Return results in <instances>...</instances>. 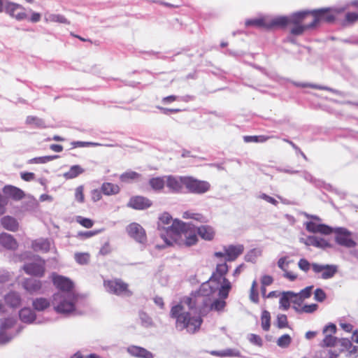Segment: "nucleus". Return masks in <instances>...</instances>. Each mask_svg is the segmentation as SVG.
Masks as SVG:
<instances>
[{
    "instance_id": "nucleus-1",
    "label": "nucleus",
    "mask_w": 358,
    "mask_h": 358,
    "mask_svg": "<svg viewBox=\"0 0 358 358\" xmlns=\"http://www.w3.org/2000/svg\"><path fill=\"white\" fill-rule=\"evenodd\" d=\"M196 232V229L190 224L174 220L166 229L165 233L161 234V238L164 241L165 245H157V248H164L165 246L173 244L187 247L194 245L199 241Z\"/></svg>"
},
{
    "instance_id": "nucleus-2",
    "label": "nucleus",
    "mask_w": 358,
    "mask_h": 358,
    "mask_svg": "<svg viewBox=\"0 0 358 358\" xmlns=\"http://www.w3.org/2000/svg\"><path fill=\"white\" fill-rule=\"evenodd\" d=\"M169 315L175 320L176 329L179 331L185 330L191 334L199 331L203 322V320L199 315L186 311L181 303L172 306Z\"/></svg>"
},
{
    "instance_id": "nucleus-3",
    "label": "nucleus",
    "mask_w": 358,
    "mask_h": 358,
    "mask_svg": "<svg viewBox=\"0 0 358 358\" xmlns=\"http://www.w3.org/2000/svg\"><path fill=\"white\" fill-rule=\"evenodd\" d=\"M308 13L303 11L295 13L292 15L280 16L273 19L268 18V29L274 28L284 29L287 26H292L290 33L294 36H299L305 31L304 22L307 20Z\"/></svg>"
},
{
    "instance_id": "nucleus-4",
    "label": "nucleus",
    "mask_w": 358,
    "mask_h": 358,
    "mask_svg": "<svg viewBox=\"0 0 358 358\" xmlns=\"http://www.w3.org/2000/svg\"><path fill=\"white\" fill-rule=\"evenodd\" d=\"M342 10L341 9L333 10L326 8L311 11H303V13H308L307 20L304 22L305 31L315 28L322 22H333L336 19V14L341 13Z\"/></svg>"
},
{
    "instance_id": "nucleus-5",
    "label": "nucleus",
    "mask_w": 358,
    "mask_h": 358,
    "mask_svg": "<svg viewBox=\"0 0 358 358\" xmlns=\"http://www.w3.org/2000/svg\"><path fill=\"white\" fill-rule=\"evenodd\" d=\"M213 282L209 280L202 283L197 292V296L185 297L182 302L186 304L190 310L197 308V303L200 299L204 301L203 297L209 296L215 292L217 288L211 285V283Z\"/></svg>"
},
{
    "instance_id": "nucleus-6",
    "label": "nucleus",
    "mask_w": 358,
    "mask_h": 358,
    "mask_svg": "<svg viewBox=\"0 0 358 358\" xmlns=\"http://www.w3.org/2000/svg\"><path fill=\"white\" fill-rule=\"evenodd\" d=\"M103 287L110 293L117 296H131L132 292L129 288V285L120 278H113L103 280Z\"/></svg>"
},
{
    "instance_id": "nucleus-7",
    "label": "nucleus",
    "mask_w": 358,
    "mask_h": 358,
    "mask_svg": "<svg viewBox=\"0 0 358 358\" xmlns=\"http://www.w3.org/2000/svg\"><path fill=\"white\" fill-rule=\"evenodd\" d=\"M185 188L188 192L202 194L210 189V184L206 180H201L192 176H187Z\"/></svg>"
},
{
    "instance_id": "nucleus-8",
    "label": "nucleus",
    "mask_w": 358,
    "mask_h": 358,
    "mask_svg": "<svg viewBox=\"0 0 358 358\" xmlns=\"http://www.w3.org/2000/svg\"><path fill=\"white\" fill-rule=\"evenodd\" d=\"M22 268L27 274L41 278L45 272V261L39 258L36 262L25 264Z\"/></svg>"
},
{
    "instance_id": "nucleus-9",
    "label": "nucleus",
    "mask_w": 358,
    "mask_h": 358,
    "mask_svg": "<svg viewBox=\"0 0 358 358\" xmlns=\"http://www.w3.org/2000/svg\"><path fill=\"white\" fill-rule=\"evenodd\" d=\"M335 241L340 245L348 248H355L356 242L351 238V232L345 228H338L335 230Z\"/></svg>"
},
{
    "instance_id": "nucleus-10",
    "label": "nucleus",
    "mask_w": 358,
    "mask_h": 358,
    "mask_svg": "<svg viewBox=\"0 0 358 358\" xmlns=\"http://www.w3.org/2000/svg\"><path fill=\"white\" fill-rule=\"evenodd\" d=\"M5 12L17 20H23L27 17L26 8L19 3L6 2L5 4Z\"/></svg>"
},
{
    "instance_id": "nucleus-11",
    "label": "nucleus",
    "mask_w": 358,
    "mask_h": 358,
    "mask_svg": "<svg viewBox=\"0 0 358 358\" xmlns=\"http://www.w3.org/2000/svg\"><path fill=\"white\" fill-rule=\"evenodd\" d=\"M53 285L59 290L65 292H70L73 290L74 284L73 281L63 275L55 273H52Z\"/></svg>"
},
{
    "instance_id": "nucleus-12",
    "label": "nucleus",
    "mask_w": 358,
    "mask_h": 358,
    "mask_svg": "<svg viewBox=\"0 0 358 358\" xmlns=\"http://www.w3.org/2000/svg\"><path fill=\"white\" fill-rule=\"evenodd\" d=\"M187 176H173L166 177V184L167 187L174 193L182 192L183 188L185 187Z\"/></svg>"
},
{
    "instance_id": "nucleus-13",
    "label": "nucleus",
    "mask_w": 358,
    "mask_h": 358,
    "mask_svg": "<svg viewBox=\"0 0 358 358\" xmlns=\"http://www.w3.org/2000/svg\"><path fill=\"white\" fill-rule=\"evenodd\" d=\"M312 269L315 273H322V278L325 280L333 278L338 272V266L333 264L321 265L313 263Z\"/></svg>"
},
{
    "instance_id": "nucleus-14",
    "label": "nucleus",
    "mask_w": 358,
    "mask_h": 358,
    "mask_svg": "<svg viewBox=\"0 0 358 358\" xmlns=\"http://www.w3.org/2000/svg\"><path fill=\"white\" fill-rule=\"evenodd\" d=\"M128 234L141 243L147 241V236L145 229L138 223H131L127 228Z\"/></svg>"
},
{
    "instance_id": "nucleus-15",
    "label": "nucleus",
    "mask_w": 358,
    "mask_h": 358,
    "mask_svg": "<svg viewBox=\"0 0 358 358\" xmlns=\"http://www.w3.org/2000/svg\"><path fill=\"white\" fill-rule=\"evenodd\" d=\"M152 202L147 197L143 196H131L127 203V206L135 210H145L150 208Z\"/></svg>"
},
{
    "instance_id": "nucleus-16",
    "label": "nucleus",
    "mask_w": 358,
    "mask_h": 358,
    "mask_svg": "<svg viewBox=\"0 0 358 358\" xmlns=\"http://www.w3.org/2000/svg\"><path fill=\"white\" fill-rule=\"evenodd\" d=\"M224 251L226 254V261H235L244 251L243 245H229L224 246Z\"/></svg>"
},
{
    "instance_id": "nucleus-17",
    "label": "nucleus",
    "mask_w": 358,
    "mask_h": 358,
    "mask_svg": "<svg viewBox=\"0 0 358 358\" xmlns=\"http://www.w3.org/2000/svg\"><path fill=\"white\" fill-rule=\"evenodd\" d=\"M229 271V266L226 262L217 264L215 270L213 272L210 281L215 282L217 285L221 284L223 278H226L225 275Z\"/></svg>"
},
{
    "instance_id": "nucleus-18",
    "label": "nucleus",
    "mask_w": 358,
    "mask_h": 358,
    "mask_svg": "<svg viewBox=\"0 0 358 358\" xmlns=\"http://www.w3.org/2000/svg\"><path fill=\"white\" fill-rule=\"evenodd\" d=\"M4 301L7 306L13 308H17L22 303V298L20 294L15 291L8 292L4 296Z\"/></svg>"
},
{
    "instance_id": "nucleus-19",
    "label": "nucleus",
    "mask_w": 358,
    "mask_h": 358,
    "mask_svg": "<svg viewBox=\"0 0 358 358\" xmlns=\"http://www.w3.org/2000/svg\"><path fill=\"white\" fill-rule=\"evenodd\" d=\"M196 232L202 239L208 241H213L215 236V231L210 225H201L197 227Z\"/></svg>"
},
{
    "instance_id": "nucleus-20",
    "label": "nucleus",
    "mask_w": 358,
    "mask_h": 358,
    "mask_svg": "<svg viewBox=\"0 0 358 358\" xmlns=\"http://www.w3.org/2000/svg\"><path fill=\"white\" fill-rule=\"evenodd\" d=\"M23 288L30 294L39 292L42 288V282L33 278H26L22 282Z\"/></svg>"
},
{
    "instance_id": "nucleus-21",
    "label": "nucleus",
    "mask_w": 358,
    "mask_h": 358,
    "mask_svg": "<svg viewBox=\"0 0 358 358\" xmlns=\"http://www.w3.org/2000/svg\"><path fill=\"white\" fill-rule=\"evenodd\" d=\"M339 342L343 347L342 350H346L345 356L347 357L352 356L358 357V346L353 345L352 342L348 338H342Z\"/></svg>"
},
{
    "instance_id": "nucleus-22",
    "label": "nucleus",
    "mask_w": 358,
    "mask_h": 358,
    "mask_svg": "<svg viewBox=\"0 0 358 358\" xmlns=\"http://www.w3.org/2000/svg\"><path fill=\"white\" fill-rule=\"evenodd\" d=\"M246 27H255L259 29H264L268 30V18L262 17L255 19H248L245 22Z\"/></svg>"
},
{
    "instance_id": "nucleus-23",
    "label": "nucleus",
    "mask_w": 358,
    "mask_h": 358,
    "mask_svg": "<svg viewBox=\"0 0 358 358\" xmlns=\"http://www.w3.org/2000/svg\"><path fill=\"white\" fill-rule=\"evenodd\" d=\"M0 244L9 250H15L18 246L16 240L13 236L6 233L0 234Z\"/></svg>"
},
{
    "instance_id": "nucleus-24",
    "label": "nucleus",
    "mask_w": 358,
    "mask_h": 358,
    "mask_svg": "<svg viewBox=\"0 0 358 358\" xmlns=\"http://www.w3.org/2000/svg\"><path fill=\"white\" fill-rule=\"evenodd\" d=\"M3 193L14 200L19 201L24 197V192L14 186L8 185L4 187Z\"/></svg>"
},
{
    "instance_id": "nucleus-25",
    "label": "nucleus",
    "mask_w": 358,
    "mask_h": 358,
    "mask_svg": "<svg viewBox=\"0 0 358 358\" xmlns=\"http://www.w3.org/2000/svg\"><path fill=\"white\" fill-rule=\"evenodd\" d=\"M128 352L134 357L140 358H153V355L150 351L139 346H131L128 348Z\"/></svg>"
},
{
    "instance_id": "nucleus-26",
    "label": "nucleus",
    "mask_w": 358,
    "mask_h": 358,
    "mask_svg": "<svg viewBox=\"0 0 358 358\" xmlns=\"http://www.w3.org/2000/svg\"><path fill=\"white\" fill-rule=\"evenodd\" d=\"M1 223L3 228L11 231H17L19 227L16 219L10 216H5L2 217L1 220Z\"/></svg>"
},
{
    "instance_id": "nucleus-27",
    "label": "nucleus",
    "mask_w": 358,
    "mask_h": 358,
    "mask_svg": "<svg viewBox=\"0 0 358 358\" xmlns=\"http://www.w3.org/2000/svg\"><path fill=\"white\" fill-rule=\"evenodd\" d=\"M101 188L103 194L106 196L115 195L120 192L119 185L112 182H103Z\"/></svg>"
},
{
    "instance_id": "nucleus-28",
    "label": "nucleus",
    "mask_w": 358,
    "mask_h": 358,
    "mask_svg": "<svg viewBox=\"0 0 358 358\" xmlns=\"http://www.w3.org/2000/svg\"><path fill=\"white\" fill-rule=\"evenodd\" d=\"M297 298V295L292 292H287L282 294L280 299V305L284 310H287L290 306V301L293 302Z\"/></svg>"
},
{
    "instance_id": "nucleus-29",
    "label": "nucleus",
    "mask_w": 358,
    "mask_h": 358,
    "mask_svg": "<svg viewBox=\"0 0 358 358\" xmlns=\"http://www.w3.org/2000/svg\"><path fill=\"white\" fill-rule=\"evenodd\" d=\"M141 175L134 171H129L122 173L120 180L122 182L128 183L140 180Z\"/></svg>"
},
{
    "instance_id": "nucleus-30",
    "label": "nucleus",
    "mask_w": 358,
    "mask_h": 358,
    "mask_svg": "<svg viewBox=\"0 0 358 358\" xmlns=\"http://www.w3.org/2000/svg\"><path fill=\"white\" fill-rule=\"evenodd\" d=\"M19 315L20 320L25 323H31L36 319L35 313L29 308L21 309Z\"/></svg>"
},
{
    "instance_id": "nucleus-31",
    "label": "nucleus",
    "mask_w": 358,
    "mask_h": 358,
    "mask_svg": "<svg viewBox=\"0 0 358 358\" xmlns=\"http://www.w3.org/2000/svg\"><path fill=\"white\" fill-rule=\"evenodd\" d=\"M75 306L72 301L64 300L55 307L57 313H68L74 310Z\"/></svg>"
},
{
    "instance_id": "nucleus-32",
    "label": "nucleus",
    "mask_w": 358,
    "mask_h": 358,
    "mask_svg": "<svg viewBox=\"0 0 358 358\" xmlns=\"http://www.w3.org/2000/svg\"><path fill=\"white\" fill-rule=\"evenodd\" d=\"M32 248L36 252H47L50 250V243L48 240H37L32 243Z\"/></svg>"
},
{
    "instance_id": "nucleus-33",
    "label": "nucleus",
    "mask_w": 358,
    "mask_h": 358,
    "mask_svg": "<svg viewBox=\"0 0 358 358\" xmlns=\"http://www.w3.org/2000/svg\"><path fill=\"white\" fill-rule=\"evenodd\" d=\"M313 289V286L310 285L301 289L299 293L296 294L297 295V298H295V300L293 301V303H299L303 300L310 298L312 294Z\"/></svg>"
},
{
    "instance_id": "nucleus-34",
    "label": "nucleus",
    "mask_w": 358,
    "mask_h": 358,
    "mask_svg": "<svg viewBox=\"0 0 358 358\" xmlns=\"http://www.w3.org/2000/svg\"><path fill=\"white\" fill-rule=\"evenodd\" d=\"M32 306L36 310L43 311L50 306V301L45 298H36L33 301Z\"/></svg>"
},
{
    "instance_id": "nucleus-35",
    "label": "nucleus",
    "mask_w": 358,
    "mask_h": 358,
    "mask_svg": "<svg viewBox=\"0 0 358 358\" xmlns=\"http://www.w3.org/2000/svg\"><path fill=\"white\" fill-rule=\"evenodd\" d=\"M271 317L270 313L264 310L261 315V326L264 331H268L271 328Z\"/></svg>"
},
{
    "instance_id": "nucleus-36",
    "label": "nucleus",
    "mask_w": 358,
    "mask_h": 358,
    "mask_svg": "<svg viewBox=\"0 0 358 358\" xmlns=\"http://www.w3.org/2000/svg\"><path fill=\"white\" fill-rule=\"evenodd\" d=\"M221 287L219 289V296L225 299L228 297L229 291L231 289V282L227 278H223V281H221Z\"/></svg>"
},
{
    "instance_id": "nucleus-37",
    "label": "nucleus",
    "mask_w": 358,
    "mask_h": 358,
    "mask_svg": "<svg viewBox=\"0 0 358 358\" xmlns=\"http://www.w3.org/2000/svg\"><path fill=\"white\" fill-rule=\"evenodd\" d=\"M165 182L164 178L161 177L152 178L149 180V185L155 191L162 190L164 187Z\"/></svg>"
},
{
    "instance_id": "nucleus-38",
    "label": "nucleus",
    "mask_w": 358,
    "mask_h": 358,
    "mask_svg": "<svg viewBox=\"0 0 358 358\" xmlns=\"http://www.w3.org/2000/svg\"><path fill=\"white\" fill-rule=\"evenodd\" d=\"M45 20L49 22H58L69 24L70 22L64 16L59 14H49L45 17Z\"/></svg>"
},
{
    "instance_id": "nucleus-39",
    "label": "nucleus",
    "mask_w": 358,
    "mask_h": 358,
    "mask_svg": "<svg viewBox=\"0 0 358 358\" xmlns=\"http://www.w3.org/2000/svg\"><path fill=\"white\" fill-rule=\"evenodd\" d=\"M182 217L185 219L194 220L199 222H206L207 220L202 214L199 213H193L190 211H186L183 213Z\"/></svg>"
},
{
    "instance_id": "nucleus-40",
    "label": "nucleus",
    "mask_w": 358,
    "mask_h": 358,
    "mask_svg": "<svg viewBox=\"0 0 358 358\" xmlns=\"http://www.w3.org/2000/svg\"><path fill=\"white\" fill-rule=\"evenodd\" d=\"M75 260L81 265L87 264L90 259V255L87 252H78L74 255Z\"/></svg>"
},
{
    "instance_id": "nucleus-41",
    "label": "nucleus",
    "mask_w": 358,
    "mask_h": 358,
    "mask_svg": "<svg viewBox=\"0 0 358 358\" xmlns=\"http://www.w3.org/2000/svg\"><path fill=\"white\" fill-rule=\"evenodd\" d=\"M84 170L79 165L72 166L69 171L65 173L67 178H74L83 173Z\"/></svg>"
},
{
    "instance_id": "nucleus-42",
    "label": "nucleus",
    "mask_w": 358,
    "mask_h": 358,
    "mask_svg": "<svg viewBox=\"0 0 358 358\" xmlns=\"http://www.w3.org/2000/svg\"><path fill=\"white\" fill-rule=\"evenodd\" d=\"M250 299L255 303L259 302V293L257 291V282L256 280H253L250 290Z\"/></svg>"
},
{
    "instance_id": "nucleus-43",
    "label": "nucleus",
    "mask_w": 358,
    "mask_h": 358,
    "mask_svg": "<svg viewBox=\"0 0 358 358\" xmlns=\"http://www.w3.org/2000/svg\"><path fill=\"white\" fill-rule=\"evenodd\" d=\"M358 21V13L348 12L345 14L343 24L345 26L352 24Z\"/></svg>"
},
{
    "instance_id": "nucleus-44",
    "label": "nucleus",
    "mask_w": 358,
    "mask_h": 358,
    "mask_svg": "<svg viewBox=\"0 0 358 358\" xmlns=\"http://www.w3.org/2000/svg\"><path fill=\"white\" fill-rule=\"evenodd\" d=\"M291 341L290 336L289 334H284L277 340V345L280 348H287L290 345Z\"/></svg>"
},
{
    "instance_id": "nucleus-45",
    "label": "nucleus",
    "mask_w": 358,
    "mask_h": 358,
    "mask_svg": "<svg viewBox=\"0 0 358 358\" xmlns=\"http://www.w3.org/2000/svg\"><path fill=\"white\" fill-rule=\"evenodd\" d=\"M337 338L334 336L324 334V338L322 340V346L333 347L336 345Z\"/></svg>"
},
{
    "instance_id": "nucleus-46",
    "label": "nucleus",
    "mask_w": 358,
    "mask_h": 358,
    "mask_svg": "<svg viewBox=\"0 0 358 358\" xmlns=\"http://www.w3.org/2000/svg\"><path fill=\"white\" fill-rule=\"evenodd\" d=\"M226 306V301L224 299H216L210 305V309L216 311H221L224 310Z\"/></svg>"
},
{
    "instance_id": "nucleus-47",
    "label": "nucleus",
    "mask_w": 358,
    "mask_h": 358,
    "mask_svg": "<svg viewBox=\"0 0 358 358\" xmlns=\"http://www.w3.org/2000/svg\"><path fill=\"white\" fill-rule=\"evenodd\" d=\"M26 123L29 125L41 127L43 124V121L36 116L29 115L26 118Z\"/></svg>"
},
{
    "instance_id": "nucleus-48",
    "label": "nucleus",
    "mask_w": 358,
    "mask_h": 358,
    "mask_svg": "<svg viewBox=\"0 0 358 358\" xmlns=\"http://www.w3.org/2000/svg\"><path fill=\"white\" fill-rule=\"evenodd\" d=\"M277 327L279 329H283L288 327V321L286 315L280 314L277 317Z\"/></svg>"
},
{
    "instance_id": "nucleus-49",
    "label": "nucleus",
    "mask_w": 358,
    "mask_h": 358,
    "mask_svg": "<svg viewBox=\"0 0 358 358\" xmlns=\"http://www.w3.org/2000/svg\"><path fill=\"white\" fill-rule=\"evenodd\" d=\"M75 198L79 203L85 201L84 187L83 185L78 186L75 190Z\"/></svg>"
},
{
    "instance_id": "nucleus-50",
    "label": "nucleus",
    "mask_w": 358,
    "mask_h": 358,
    "mask_svg": "<svg viewBox=\"0 0 358 358\" xmlns=\"http://www.w3.org/2000/svg\"><path fill=\"white\" fill-rule=\"evenodd\" d=\"M210 354L212 355H214V356H217V357H232L234 355V351L231 349H227V350H223V351L213 350V351H211L210 352Z\"/></svg>"
},
{
    "instance_id": "nucleus-51",
    "label": "nucleus",
    "mask_w": 358,
    "mask_h": 358,
    "mask_svg": "<svg viewBox=\"0 0 358 358\" xmlns=\"http://www.w3.org/2000/svg\"><path fill=\"white\" fill-rule=\"evenodd\" d=\"M318 306L316 303H311L309 305H304L299 310V313H312L316 311Z\"/></svg>"
},
{
    "instance_id": "nucleus-52",
    "label": "nucleus",
    "mask_w": 358,
    "mask_h": 358,
    "mask_svg": "<svg viewBox=\"0 0 358 358\" xmlns=\"http://www.w3.org/2000/svg\"><path fill=\"white\" fill-rule=\"evenodd\" d=\"M326 298H327V295L323 289H322L321 288H317L315 290V292H314L315 300H316L319 302H322L326 299Z\"/></svg>"
},
{
    "instance_id": "nucleus-53",
    "label": "nucleus",
    "mask_w": 358,
    "mask_h": 358,
    "mask_svg": "<svg viewBox=\"0 0 358 358\" xmlns=\"http://www.w3.org/2000/svg\"><path fill=\"white\" fill-rule=\"evenodd\" d=\"M298 266L301 270L305 272H308L312 267V264L306 259H301L298 262Z\"/></svg>"
},
{
    "instance_id": "nucleus-54",
    "label": "nucleus",
    "mask_w": 358,
    "mask_h": 358,
    "mask_svg": "<svg viewBox=\"0 0 358 358\" xmlns=\"http://www.w3.org/2000/svg\"><path fill=\"white\" fill-rule=\"evenodd\" d=\"M78 222L83 227L87 228V229L92 227V226L94 224V222L91 219H89V218L79 217L78 220Z\"/></svg>"
},
{
    "instance_id": "nucleus-55",
    "label": "nucleus",
    "mask_w": 358,
    "mask_h": 358,
    "mask_svg": "<svg viewBox=\"0 0 358 358\" xmlns=\"http://www.w3.org/2000/svg\"><path fill=\"white\" fill-rule=\"evenodd\" d=\"M332 229L324 224H318V229H317V233L324 234V235H329L331 234Z\"/></svg>"
},
{
    "instance_id": "nucleus-56",
    "label": "nucleus",
    "mask_w": 358,
    "mask_h": 358,
    "mask_svg": "<svg viewBox=\"0 0 358 358\" xmlns=\"http://www.w3.org/2000/svg\"><path fill=\"white\" fill-rule=\"evenodd\" d=\"M102 194H103V192L101 191V188L100 189H93L91 192L92 200L94 202L99 201V200H101L102 199Z\"/></svg>"
},
{
    "instance_id": "nucleus-57",
    "label": "nucleus",
    "mask_w": 358,
    "mask_h": 358,
    "mask_svg": "<svg viewBox=\"0 0 358 358\" xmlns=\"http://www.w3.org/2000/svg\"><path fill=\"white\" fill-rule=\"evenodd\" d=\"M336 332V326L334 324L327 325L323 329V334L334 336Z\"/></svg>"
},
{
    "instance_id": "nucleus-58",
    "label": "nucleus",
    "mask_w": 358,
    "mask_h": 358,
    "mask_svg": "<svg viewBox=\"0 0 358 358\" xmlns=\"http://www.w3.org/2000/svg\"><path fill=\"white\" fill-rule=\"evenodd\" d=\"M249 341L250 343H252L255 345H257L258 346L262 345V339L259 336H258L257 334H250L249 336Z\"/></svg>"
},
{
    "instance_id": "nucleus-59",
    "label": "nucleus",
    "mask_w": 358,
    "mask_h": 358,
    "mask_svg": "<svg viewBox=\"0 0 358 358\" xmlns=\"http://www.w3.org/2000/svg\"><path fill=\"white\" fill-rule=\"evenodd\" d=\"M112 251L111 246L108 242L105 243L100 249L99 253L102 255H106Z\"/></svg>"
},
{
    "instance_id": "nucleus-60",
    "label": "nucleus",
    "mask_w": 358,
    "mask_h": 358,
    "mask_svg": "<svg viewBox=\"0 0 358 358\" xmlns=\"http://www.w3.org/2000/svg\"><path fill=\"white\" fill-rule=\"evenodd\" d=\"M318 224L313 222H307L306 230L311 233H317Z\"/></svg>"
},
{
    "instance_id": "nucleus-61",
    "label": "nucleus",
    "mask_w": 358,
    "mask_h": 358,
    "mask_svg": "<svg viewBox=\"0 0 358 358\" xmlns=\"http://www.w3.org/2000/svg\"><path fill=\"white\" fill-rule=\"evenodd\" d=\"M273 282V279L272 276L268 275H264L262 276L261 279V283L263 286H268L271 285Z\"/></svg>"
},
{
    "instance_id": "nucleus-62",
    "label": "nucleus",
    "mask_w": 358,
    "mask_h": 358,
    "mask_svg": "<svg viewBox=\"0 0 358 358\" xmlns=\"http://www.w3.org/2000/svg\"><path fill=\"white\" fill-rule=\"evenodd\" d=\"M283 276L289 280L290 281H294L297 278V274L294 273L293 271H289L287 269L284 271Z\"/></svg>"
},
{
    "instance_id": "nucleus-63",
    "label": "nucleus",
    "mask_w": 358,
    "mask_h": 358,
    "mask_svg": "<svg viewBox=\"0 0 358 358\" xmlns=\"http://www.w3.org/2000/svg\"><path fill=\"white\" fill-rule=\"evenodd\" d=\"M35 175L31 172L21 173V178L24 181H31L34 179Z\"/></svg>"
},
{
    "instance_id": "nucleus-64",
    "label": "nucleus",
    "mask_w": 358,
    "mask_h": 358,
    "mask_svg": "<svg viewBox=\"0 0 358 358\" xmlns=\"http://www.w3.org/2000/svg\"><path fill=\"white\" fill-rule=\"evenodd\" d=\"M340 326L342 328V329L346 332L353 333V331H355L353 325L350 323H341Z\"/></svg>"
}]
</instances>
